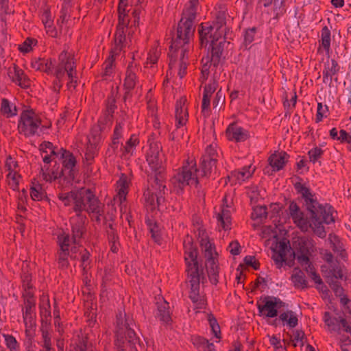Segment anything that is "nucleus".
<instances>
[{
    "label": "nucleus",
    "instance_id": "obj_31",
    "mask_svg": "<svg viewBox=\"0 0 351 351\" xmlns=\"http://www.w3.org/2000/svg\"><path fill=\"white\" fill-rule=\"evenodd\" d=\"M250 166H245L240 170L233 171L231 172L230 176H228V178L229 180H232V183L237 184L238 182L241 184L252 176L253 171H250Z\"/></svg>",
    "mask_w": 351,
    "mask_h": 351
},
{
    "label": "nucleus",
    "instance_id": "obj_53",
    "mask_svg": "<svg viewBox=\"0 0 351 351\" xmlns=\"http://www.w3.org/2000/svg\"><path fill=\"white\" fill-rule=\"evenodd\" d=\"M116 57L112 56V54H110V56L104 62V72L101 74L104 80H107V77L112 75L113 72V63Z\"/></svg>",
    "mask_w": 351,
    "mask_h": 351
},
{
    "label": "nucleus",
    "instance_id": "obj_24",
    "mask_svg": "<svg viewBox=\"0 0 351 351\" xmlns=\"http://www.w3.org/2000/svg\"><path fill=\"white\" fill-rule=\"evenodd\" d=\"M126 46V38L124 30L121 26H117V30L114 36V46L110 50L112 56H119Z\"/></svg>",
    "mask_w": 351,
    "mask_h": 351
},
{
    "label": "nucleus",
    "instance_id": "obj_32",
    "mask_svg": "<svg viewBox=\"0 0 351 351\" xmlns=\"http://www.w3.org/2000/svg\"><path fill=\"white\" fill-rule=\"evenodd\" d=\"M156 317L159 318L160 321L169 324L171 322V317L169 311V304L165 300H162L157 302V312Z\"/></svg>",
    "mask_w": 351,
    "mask_h": 351
},
{
    "label": "nucleus",
    "instance_id": "obj_41",
    "mask_svg": "<svg viewBox=\"0 0 351 351\" xmlns=\"http://www.w3.org/2000/svg\"><path fill=\"white\" fill-rule=\"evenodd\" d=\"M118 195L121 202L126 199V195L128 192L129 180L128 177L122 174L119 180L117 182Z\"/></svg>",
    "mask_w": 351,
    "mask_h": 351
},
{
    "label": "nucleus",
    "instance_id": "obj_16",
    "mask_svg": "<svg viewBox=\"0 0 351 351\" xmlns=\"http://www.w3.org/2000/svg\"><path fill=\"white\" fill-rule=\"evenodd\" d=\"M194 34L189 38L187 42L185 43H180L179 45H176L175 43V38L177 36V32L173 34L171 40V45H170V50L171 51L174 49L175 51L179 49H181V57H180V68L178 71V75L180 78L184 77V76L186 74L187 69V55L186 53L189 50V43L191 39L193 38Z\"/></svg>",
    "mask_w": 351,
    "mask_h": 351
},
{
    "label": "nucleus",
    "instance_id": "obj_35",
    "mask_svg": "<svg viewBox=\"0 0 351 351\" xmlns=\"http://www.w3.org/2000/svg\"><path fill=\"white\" fill-rule=\"evenodd\" d=\"M136 65L130 62L127 68L123 86L125 89L133 90L136 85L137 77L135 73Z\"/></svg>",
    "mask_w": 351,
    "mask_h": 351
},
{
    "label": "nucleus",
    "instance_id": "obj_5",
    "mask_svg": "<svg viewBox=\"0 0 351 351\" xmlns=\"http://www.w3.org/2000/svg\"><path fill=\"white\" fill-rule=\"evenodd\" d=\"M149 148L146 154V161L148 164L151 174L149 175V181L165 182L167 180L166 169L164 165V156L161 153L162 145L151 136L148 138Z\"/></svg>",
    "mask_w": 351,
    "mask_h": 351
},
{
    "label": "nucleus",
    "instance_id": "obj_9",
    "mask_svg": "<svg viewBox=\"0 0 351 351\" xmlns=\"http://www.w3.org/2000/svg\"><path fill=\"white\" fill-rule=\"evenodd\" d=\"M167 189L165 182L153 180L147 190L144 192L145 206L151 210L159 208L165 203V195Z\"/></svg>",
    "mask_w": 351,
    "mask_h": 351
},
{
    "label": "nucleus",
    "instance_id": "obj_56",
    "mask_svg": "<svg viewBox=\"0 0 351 351\" xmlns=\"http://www.w3.org/2000/svg\"><path fill=\"white\" fill-rule=\"evenodd\" d=\"M336 280L337 279H326V281L336 296H342L344 289L341 283Z\"/></svg>",
    "mask_w": 351,
    "mask_h": 351
},
{
    "label": "nucleus",
    "instance_id": "obj_61",
    "mask_svg": "<svg viewBox=\"0 0 351 351\" xmlns=\"http://www.w3.org/2000/svg\"><path fill=\"white\" fill-rule=\"evenodd\" d=\"M147 223L151 233L152 238L156 243H160L161 241V237L159 233L158 226L156 223H152L151 220H149Z\"/></svg>",
    "mask_w": 351,
    "mask_h": 351
},
{
    "label": "nucleus",
    "instance_id": "obj_30",
    "mask_svg": "<svg viewBox=\"0 0 351 351\" xmlns=\"http://www.w3.org/2000/svg\"><path fill=\"white\" fill-rule=\"evenodd\" d=\"M226 197H224L223 199V207H224L225 205L227 208L228 207V206L226 204ZM217 219L218 225L221 226L224 230H228L230 229L231 219L229 210L223 208L221 212L217 214Z\"/></svg>",
    "mask_w": 351,
    "mask_h": 351
},
{
    "label": "nucleus",
    "instance_id": "obj_62",
    "mask_svg": "<svg viewBox=\"0 0 351 351\" xmlns=\"http://www.w3.org/2000/svg\"><path fill=\"white\" fill-rule=\"evenodd\" d=\"M256 27H252L245 29L243 37H244V41L243 44L247 47L249 45H250L254 40V36L256 33Z\"/></svg>",
    "mask_w": 351,
    "mask_h": 351
},
{
    "label": "nucleus",
    "instance_id": "obj_43",
    "mask_svg": "<svg viewBox=\"0 0 351 351\" xmlns=\"http://www.w3.org/2000/svg\"><path fill=\"white\" fill-rule=\"evenodd\" d=\"M77 195V190H72L69 192H62L58 194V198L62 202L64 206H69L73 204L75 205L76 201L75 195Z\"/></svg>",
    "mask_w": 351,
    "mask_h": 351
},
{
    "label": "nucleus",
    "instance_id": "obj_20",
    "mask_svg": "<svg viewBox=\"0 0 351 351\" xmlns=\"http://www.w3.org/2000/svg\"><path fill=\"white\" fill-rule=\"evenodd\" d=\"M226 36H221V38L219 40V41H215L214 43L210 44V64H213V67L217 68L219 66L224 50L225 45L230 44V42H226Z\"/></svg>",
    "mask_w": 351,
    "mask_h": 351
},
{
    "label": "nucleus",
    "instance_id": "obj_26",
    "mask_svg": "<svg viewBox=\"0 0 351 351\" xmlns=\"http://www.w3.org/2000/svg\"><path fill=\"white\" fill-rule=\"evenodd\" d=\"M289 155L285 152H276L271 154L268 159L269 164L276 171L283 169L285 164L288 162Z\"/></svg>",
    "mask_w": 351,
    "mask_h": 351
},
{
    "label": "nucleus",
    "instance_id": "obj_7",
    "mask_svg": "<svg viewBox=\"0 0 351 351\" xmlns=\"http://www.w3.org/2000/svg\"><path fill=\"white\" fill-rule=\"evenodd\" d=\"M75 198L76 201L72 209L79 216L83 215V211L86 212L89 215L91 213L99 214L101 213V208L104 207V204L90 189L82 187L77 189Z\"/></svg>",
    "mask_w": 351,
    "mask_h": 351
},
{
    "label": "nucleus",
    "instance_id": "obj_1",
    "mask_svg": "<svg viewBox=\"0 0 351 351\" xmlns=\"http://www.w3.org/2000/svg\"><path fill=\"white\" fill-rule=\"evenodd\" d=\"M219 158L217 145H210L206 147L204 154L200 160V168L197 169L194 159L188 158L183 164L181 170L172 178L175 187L182 189L187 185H197L199 180L208 177L213 169L216 168Z\"/></svg>",
    "mask_w": 351,
    "mask_h": 351
},
{
    "label": "nucleus",
    "instance_id": "obj_49",
    "mask_svg": "<svg viewBox=\"0 0 351 351\" xmlns=\"http://www.w3.org/2000/svg\"><path fill=\"white\" fill-rule=\"evenodd\" d=\"M311 243L309 240L305 238H300L295 245L296 253L310 254Z\"/></svg>",
    "mask_w": 351,
    "mask_h": 351
},
{
    "label": "nucleus",
    "instance_id": "obj_11",
    "mask_svg": "<svg viewBox=\"0 0 351 351\" xmlns=\"http://www.w3.org/2000/svg\"><path fill=\"white\" fill-rule=\"evenodd\" d=\"M288 212L290 217L292 219L293 223L302 232H307L309 228H312L314 233L319 237V234L316 232V228L319 226L315 224L314 218L311 215V221L307 217H304V213L301 210L300 206L294 201H291L288 207ZM310 214H311L310 213Z\"/></svg>",
    "mask_w": 351,
    "mask_h": 351
},
{
    "label": "nucleus",
    "instance_id": "obj_45",
    "mask_svg": "<svg viewBox=\"0 0 351 351\" xmlns=\"http://www.w3.org/2000/svg\"><path fill=\"white\" fill-rule=\"evenodd\" d=\"M57 243L59 250H71V246L72 243V238H70V235L69 234L62 233L58 236L57 237Z\"/></svg>",
    "mask_w": 351,
    "mask_h": 351
},
{
    "label": "nucleus",
    "instance_id": "obj_17",
    "mask_svg": "<svg viewBox=\"0 0 351 351\" xmlns=\"http://www.w3.org/2000/svg\"><path fill=\"white\" fill-rule=\"evenodd\" d=\"M77 246L71 247V250L58 249L55 255V261L57 263L58 268L61 270L67 269L70 266L69 258L72 261L78 260L79 257L77 256Z\"/></svg>",
    "mask_w": 351,
    "mask_h": 351
},
{
    "label": "nucleus",
    "instance_id": "obj_64",
    "mask_svg": "<svg viewBox=\"0 0 351 351\" xmlns=\"http://www.w3.org/2000/svg\"><path fill=\"white\" fill-rule=\"evenodd\" d=\"M324 151L319 147H315L308 151L310 162L315 164L323 155Z\"/></svg>",
    "mask_w": 351,
    "mask_h": 351
},
{
    "label": "nucleus",
    "instance_id": "obj_3",
    "mask_svg": "<svg viewBox=\"0 0 351 351\" xmlns=\"http://www.w3.org/2000/svg\"><path fill=\"white\" fill-rule=\"evenodd\" d=\"M294 188L304 199L307 210L311 213L315 224L319 226L316 228V232L319 234L320 238H324L326 232L323 223L330 224L335 221L332 207L328 204L325 206L319 204L314 198V195L311 190L301 182L295 183Z\"/></svg>",
    "mask_w": 351,
    "mask_h": 351
},
{
    "label": "nucleus",
    "instance_id": "obj_51",
    "mask_svg": "<svg viewBox=\"0 0 351 351\" xmlns=\"http://www.w3.org/2000/svg\"><path fill=\"white\" fill-rule=\"evenodd\" d=\"M201 245L204 247L206 261L215 258V255H217L215 247L209 241L202 239Z\"/></svg>",
    "mask_w": 351,
    "mask_h": 351
},
{
    "label": "nucleus",
    "instance_id": "obj_15",
    "mask_svg": "<svg viewBox=\"0 0 351 351\" xmlns=\"http://www.w3.org/2000/svg\"><path fill=\"white\" fill-rule=\"evenodd\" d=\"M85 215H75L71 218L72 243L73 246H77L80 243V241L86 232L85 221L86 220Z\"/></svg>",
    "mask_w": 351,
    "mask_h": 351
},
{
    "label": "nucleus",
    "instance_id": "obj_57",
    "mask_svg": "<svg viewBox=\"0 0 351 351\" xmlns=\"http://www.w3.org/2000/svg\"><path fill=\"white\" fill-rule=\"evenodd\" d=\"M30 196L34 201H41L47 197L45 193L40 185L31 187Z\"/></svg>",
    "mask_w": 351,
    "mask_h": 351
},
{
    "label": "nucleus",
    "instance_id": "obj_36",
    "mask_svg": "<svg viewBox=\"0 0 351 351\" xmlns=\"http://www.w3.org/2000/svg\"><path fill=\"white\" fill-rule=\"evenodd\" d=\"M341 319H345L343 317L339 316V317H332L330 312H325L324 314L323 319L326 325L328 326L329 331H335L340 333L341 324L340 323Z\"/></svg>",
    "mask_w": 351,
    "mask_h": 351
},
{
    "label": "nucleus",
    "instance_id": "obj_21",
    "mask_svg": "<svg viewBox=\"0 0 351 351\" xmlns=\"http://www.w3.org/2000/svg\"><path fill=\"white\" fill-rule=\"evenodd\" d=\"M8 75L13 82L22 88H27L31 85L29 77L25 75L24 71L16 64H14L12 70L10 68L9 69Z\"/></svg>",
    "mask_w": 351,
    "mask_h": 351
},
{
    "label": "nucleus",
    "instance_id": "obj_47",
    "mask_svg": "<svg viewBox=\"0 0 351 351\" xmlns=\"http://www.w3.org/2000/svg\"><path fill=\"white\" fill-rule=\"evenodd\" d=\"M267 217V207L265 206H258L253 208L251 214V218L253 220H259L263 221Z\"/></svg>",
    "mask_w": 351,
    "mask_h": 351
},
{
    "label": "nucleus",
    "instance_id": "obj_23",
    "mask_svg": "<svg viewBox=\"0 0 351 351\" xmlns=\"http://www.w3.org/2000/svg\"><path fill=\"white\" fill-rule=\"evenodd\" d=\"M61 159L62 160V166L64 170L69 171V176L74 180L77 171L75 170L76 159L73 154L63 148L60 149Z\"/></svg>",
    "mask_w": 351,
    "mask_h": 351
},
{
    "label": "nucleus",
    "instance_id": "obj_34",
    "mask_svg": "<svg viewBox=\"0 0 351 351\" xmlns=\"http://www.w3.org/2000/svg\"><path fill=\"white\" fill-rule=\"evenodd\" d=\"M78 247V253L77 256L79 257L78 259L80 260L81 265L80 267L82 269V274L87 278V271L91 267L92 261L90 259V252L84 247Z\"/></svg>",
    "mask_w": 351,
    "mask_h": 351
},
{
    "label": "nucleus",
    "instance_id": "obj_54",
    "mask_svg": "<svg viewBox=\"0 0 351 351\" xmlns=\"http://www.w3.org/2000/svg\"><path fill=\"white\" fill-rule=\"evenodd\" d=\"M23 292H34L32 284V276L29 273H23L21 275Z\"/></svg>",
    "mask_w": 351,
    "mask_h": 351
},
{
    "label": "nucleus",
    "instance_id": "obj_42",
    "mask_svg": "<svg viewBox=\"0 0 351 351\" xmlns=\"http://www.w3.org/2000/svg\"><path fill=\"white\" fill-rule=\"evenodd\" d=\"M331 33L327 26L322 27L321 31V39L319 40V47H322L324 51L329 53L330 51ZM319 47L318 50H319Z\"/></svg>",
    "mask_w": 351,
    "mask_h": 351
},
{
    "label": "nucleus",
    "instance_id": "obj_14",
    "mask_svg": "<svg viewBox=\"0 0 351 351\" xmlns=\"http://www.w3.org/2000/svg\"><path fill=\"white\" fill-rule=\"evenodd\" d=\"M136 326L134 319L132 316L121 313L117 315L115 322V337H117L119 344L123 343V335L129 334V330H134Z\"/></svg>",
    "mask_w": 351,
    "mask_h": 351
},
{
    "label": "nucleus",
    "instance_id": "obj_38",
    "mask_svg": "<svg viewBox=\"0 0 351 351\" xmlns=\"http://www.w3.org/2000/svg\"><path fill=\"white\" fill-rule=\"evenodd\" d=\"M291 280L297 289H304L308 287V282L306 280L304 272L299 268H295L291 275Z\"/></svg>",
    "mask_w": 351,
    "mask_h": 351
},
{
    "label": "nucleus",
    "instance_id": "obj_18",
    "mask_svg": "<svg viewBox=\"0 0 351 351\" xmlns=\"http://www.w3.org/2000/svg\"><path fill=\"white\" fill-rule=\"evenodd\" d=\"M114 346L118 351H138L137 346H141L140 339L137 337L134 330H129V334L123 335L121 342L119 343L117 341V337H115Z\"/></svg>",
    "mask_w": 351,
    "mask_h": 351
},
{
    "label": "nucleus",
    "instance_id": "obj_6",
    "mask_svg": "<svg viewBox=\"0 0 351 351\" xmlns=\"http://www.w3.org/2000/svg\"><path fill=\"white\" fill-rule=\"evenodd\" d=\"M198 2L199 0H189V5L184 9L182 16L177 27V36L174 41L176 45L185 43L194 34L195 29L194 21Z\"/></svg>",
    "mask_w": 351,
    "mask_h": 351
},
{
    "label": "nucleus",
    "instance_id": "obj_25",
    "mask_svg": "<svg viewBox=\"0 0 351 351\" xmlns=\"http://www.w3.org/2000/svg\"><path fill=\"white\" fill-rule=\"evenodd\" d=\"M226 136L230 141H245L248 138L247 132L235 123L230 124L226 129Z\"/></svg>",
    "mask_w": 351,
    "mask_h": 351
},
{
    "label": "nucleus",
    "instance_id": "obj_10",
    "mask_svg": "<svg viewBox=\"0 0 351 351\" xmlns=\"http://www.w3.org/2000/svg\"><path fill=\"white\" fill-rule=\"evenodd\" d=\"M259 315L274 318L278 311L287 306L280 298L274 296H261L256 302Z\"/></svg>",
    "mask_w": 351,
    "mask_h": 351
},
{
    "label": "nucleus",
    "instance_id": "obj_50",
    "mask_svg": "<svg viewBox=\"0 0 351 351\" xmlns=\"http://www.w3.org/2000/svg\"><path fill=\"white\" fill-rule=\"evenodd\" d=\"M332 249L334 252L337 253L342 259L346 260L348 254L344 248L343 244L337 237H335L333 241H332Z\"/></svg>",
    "mask_w": 351,
    "mask_h": 351
},
{
    "label": "nucleus",
    "instance_id": "obj_28",
    "mask_svg": "<svg viewBox=\"0 0 351 351\" xmlns=\"http://www.w3.org/2000/svg\"><path fill=\"white\" fill-rule=\"evenodd\" d=\"M106 129V123L104 121L99 120L97 123L94 125L90 130V134L88 136L87 143L98 146L101 141V132Z\"/></svg>",
    "mask_w": 351,
    "mask_h": 351
},
{
    "label": "nucleus",
    "instance_id": "obj_55",
    "mask_svg": "<svg viewBox=\"0 0 351 351\" xmlns=\"http://www.w3.org/2000/svg\"><path fill=\"white\" fill-rule=\"evenodd\" d=\"M40 316L42 317V322L43 321H47V324H50L51 322V306L49 298H47V302L45 304H40Z\"/></svg>",
    "mask_w": 351,
    "mask_h": 351
},
{
    "label": "nucleus",
    "instance_id": "obj_58",
    "mask_svg": "<svg viewBox=\"0 0 351 351\" xmlns=\"http://www.w3.org/2000/svg\"><path fill=\"white\" fill-rule=\"evenodd\" d=\"M0 12L3 16L1 17L2 21H6V16L13 14L14 10L9 5L8 0H0Z\"/></svg>",
    "mask_w": 351,
    "mask_h": 351
},
{
    "label": "nucleus",
    "instance_id": "obj_52",
    "mask_svg": "<svg viewBox=\"0 0 351 351\" xmlns=\"http://www.w3.org/2000/svg\"><path fill=\"white\" fill-rule=\"evenodd\" d=\"M139 143V139L136 134H132L130 138L125 142L123 146V154L132 153L134 149Z\"/></svg>",
    "mask_w": 351,
    "mask_h": 351
},
{
    "label": "nucleus",
    "instance_id": "obj_46",
    "mask_svg": "<svg viewBox=\"0 0 351 351\" xmlns=\"http://www.w3.org/2000/svg\"><path fill=\"white\" fill-rule=\"evenodd\" d=\"M23 302L22 308H36V297L34 292H22Z\"/></svg>",
    "mask_w": 351,
    "mask_h": 351
},
{
    "label": "nucleus",
    "instance_id": "obj_63",
    "mask_svg": "<svg viewBox=\"0 0 351 351\" xmlns=\"http://www.w3.org/2000/svg\"><path fill=\"white\" fill-rule=\"evenodd\" d=\"M109 243H119V235L112 223H109L106 230Z\"/></svg>",
    "mask_w": 351,
    "mask_h": 351
},
{
    "label": "nucleus",
    "instance_id": "obj_27",
    "mask_svg": "<svg viewBox=\"0 0 351 351\" xmlns=\"http://www.w3.org/2000/svg\"><path fill=\"white\" fill-rule=\"evenodd\" d=\"M280 322H282L283 325L287 324L289 328H293L298 325V319L293 311L287 310L280 313L278 319H274L271 324L274 326H278Z\"/></svg>",
    "mask_w": 351,
    "mask_h": 351
},
{
    "label": "nucleus",
    "instance_id": "obj_60",
    "mask_svg": "<svg viewBox=\"0 0 351 351\" xmlns=\"http://www.w3.org/2000/svg\"><path fill=\"white\" fill-rule=\"evenodd\" d=\"M7 348L10 351H19V344L14 337L11 335H3Z\"/></svg>",
    "mask_w": 351,
    "mask_h": 351
},
{
    "label": "nucleus",
    "instance_id": "obj_22",
    "mask_svg": "<svg viewBox=\"0 0 351 351\" xmlns=\"http://www.w3.org/2000/svg\"><path fill=\"white\" fill-rule=\"evenodd\" d=\"M22 315L25 326V334L27 337H31L36 326V308H22Z\"/></svg>",
    "mask_w": 351,
    "mask_h": 351
},
{
    "label": "nucleus",
    "instance_id": "obj_13",
    "mask_svg": "<svg viewBox=\"0 0 351 351\" xmlns=\"http://www.w3.org/2000/svg\"><path fill=\"white\" fill-rule=\"evenodd\" d=\"M186 99H180L176 101L175 108V117H176V130L172 132L169 135V139L175 141L178 139V132L180 128L183 127L186 125L189 114L188 109L186 105Z\"/></svg>",
    "mask_w": 351,
    "mask_h": 351
},
{
    "label": "nucleus",
    "instance_id": "obj_37",
    "mask_svg": "<svg viewBox=\"0 0 351 351\" xmlns=\"http://www.w3.org/2000/svg\"><path fill=\"white\" fill-rule=\"evenodd\" d=\"M191 342L198 351H216L214 344L202 337L192 336Z\"/></svg>",
    "mask_w": 351,
    "mask_h": 351
},
{
    "label": "nucleus",
    "instance_id": "obj_29",
    "mask_svg": "<svg viewBox=\"0 0 351 351\" xmlns=\"http://www.w3.org/2000/svg\"><path fill=\"white\" fill-rule=\"evenodd\" d=\"M209 25L222 36H226V14L225 11L217 12L215 19L213 21V23Z\"/></svg>",
    "mask_w": 351,
    "mask_h": 351
},
{
    "label": "nucleus",
    "instance_id": "obj_2",
    "mask_svg": "<svg viewBox=\"0 0 351 351\" xmlns=\"http://www.w3.org/2000/svg\"><path fill=\"white\" fill-rule=\"evenodd\" d=\"M184 250V262L186 265V272L191 285L189 298L193 303L197 304L199 308H202L204 300L199 295L200 277L203 274L202 266L199 265L197 261V248L193 244L192 237L186 235L183 241Z\"/></svg>",
    "mask_w": 351,
    "mask_h": 351
},
{
    "label": "nucleus",
    "instance_id": "obj_59",
    "mask_svg": "<svg viewBox=\"0 0 351 351\" xmlns=\"http://www.w3.org/2000/svg\"><path fill=\"white\" fill-rule=\"evenodd\" d=\"M273 250L282 254L287 255V253L289 252L291 254L295 255V252L292 251L289 241L287 242L286 241H280L276 243L275 248Z\"/></svg>",
    "mask_w": 351,
    "mask_h": 351
},
{
    "label": "nucleus",
    "instance_id": "obj_19",
    "mask_svg": "<svg viewBox=\"0 0 351 351\" xmlns=\"http://www.w3.org/2000/svg\"><path fill=\"white\" fill-rule=\"evenodd\" d=\"M199 37V45L201 48H206L208 43L212 44L215 41H219L221 35L215 31L210 25L201 24L198 29Z\"/></svg>",
    "mask_w": 351,
    "mask_h": 351
},
{
    "label": "nucleus",
    "instance_id": "obj_12",
    "mask_svg": "<svg viewBox=\"0 0 351 351\" xmlns=\"http://www.w3.org/2000/svg\"><path fill=\"white\" fill-rule=\"evenodd\" d=\"M326 265L322 266V272L325 279H343V265L334 258L332 254L326 252L324 255Z\"/></svg>",
    "mask_w": 351,
    "mask_h": 351
},
{
    "label": "nucleus",
    "instance_id": "obj_8",
    "mask_svg": "<svg viewBox=\"0 0 351 351\" xmlns=\"http://www.w3.org/2000/svg\"><path fill=\"white\" fill-rule=\"evenodd\" d=\"M43 128H47L42 125L40 116L34 110H26L21 114L18 123V130L21 134L25 137H31L40 135L43 132Z\"/></svg>",
    "mask_w": 351,
    "mask_h": 351
},
{
    "label": "nucleus",
    "instance_id": "obj_33",
    "mask_svg": "<svg viewBox=\"0 0 351 351\" xmlns=\"http://www.w3.org/2000/svg\"><path fill=\"white\" fill-rule=\"evenodd\" d=\"M46 155L43 157V160L44 163L46 165H44L43 167L40 169V173L44 180L46 182H52L58 178V173L54 171H49V168L47 166L49 163H50L53 158L51 157V154H48L45 153Z\"/></svg>",
    "mask_w": 351,
    "mask_h": 351
},
{
    "label": "nucleus",
    "instance_id": "obj_48",
    "mask_svg": "<svg viewBox=\"0 0 351 351\" xmlns=\"http://www.w3.org/2000/svg\"><path fill=\"white\" fill-rule=\"evenodd\" d=\"M97 154V146L87 143L85 151V162L87 165L93 163L95 156Z\"/></svg>",
    "mask_w": 351,
    "mask_h": 351
},
{
    "label": "nucleus",
    "instance_id": "obj_44",
    "mask_svg": "<svg viewBox=\"0 0 351 351\" xmlns=\"http://www.w3.org/2000/svg\"><path fill=\"white\" fill-rule=\"evenodd\" d=\"M50 324H47V321H43L41 326L42 341L40 346L52 345L51 334L49 332Z\"/></svg>",
    "mask_w": 351,
    "mask_h": 351
},
{
    "label": "nucleus",
    "instance_id": "obj_40",
    "mask_svg": "<svg viewBox=\"0 0 351 351\" xmlns=\"http://www.w3.org/2000/svg\"><path fill=\"white\" fill-rule=\"evenodd\" d=\"M206 267L210 282L216 285L219 282V267L215 261V258L206 261Z\"/></svg>",
    "mask_w": 351,
    "mask_h": 351
},
{
    "label": "nucleus",
    "instance_id": "obj_39",
    "mask_svg": "<svg viewBox=\"0 0 351 351\" xmlns=\"http://www.w3.org/2000/svg\"><path fill=\"white\" fill-rule=\"evenodd\" d=\"M0 110L1 114L5 116L6 118L14 117L18 112L16 106L14 104H11L6 98L1 99Z\"/></svg>",
    "mask_w": 351,
    "mask_h": 351
},
{
    "label": "nucleus",
    "instance_id": "obj_4",
    "mask_svg": "<svg viewBox=\"0 0 351 351\" xmlns=\"http://www.w3.org/2000/svg\"><path fill=\"white\" fill-rule=\"evenodd\" d=\"M56 79L53 82V90L59 93L62 87L66 74L69 78L67 88L75 89L77 85L76 64L74 56L66 50H63L59 55L58 64L53 73Z\"/></svg>",
    "mask_w": 351,
    "mask_h": 351
}]
</instances>
